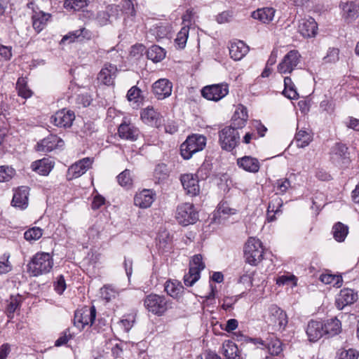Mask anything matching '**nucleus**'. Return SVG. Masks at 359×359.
I'll use <instances>...</instances> for the list:
<instances>
[{
    "label": "nucleus",
    "instance_id": "f8f14e48",
    "mask_svg": "<svg viewBox=\"0 0 359 359\" xmlns=\"http://www.w3.org/2000/svg\"><path fill=\"white\" fill-rule=\"evenodd\" d=\"M119 6L116 4H109L104 9L98 11L95 17L97 25L104 27L111 24V18L116 19L118 15Z\"/></svg>",
    "mask_w": 359,
    "mask_h": 359
},
{
    "label": "nucleus",
    "instance_id": "c85d7f7f",
    "mask_svg": "<svg viewBox=\"0 0 359 359\" xmlns=\"http://www.w3.org/2000/svg\"><path fill=\"white\" fill-rule=\"evenodd\" d=\"M142 120L147 123L158 128L161 123L160 114L153 107H147L141 112Z\"/></svg>",
    "mask_w": 359,
    "mask_h": 359
},
{
    "label": "nucleus",
    "instance_id": "2f4dec72",
    "mask_svg": "<svg viewBox=\"0 0 359 359\" xmlns=\"http://www.w3.org/2000/svg\"><path fill=\"white\" fill-rule=\"evenodd\" d=\"M275 12L274 8L266 7L253 11L251 16L262 23L268 24L273 19Z\"/></svg>",
    "mask_w": 359,
    "mask_h": 359
},
{
    "label": "nucleus",
    "instance_id": "423d86ee",
    "mask_svg": "<svg viewBox=\"0 0 359 359\" xmlns=\"http://www.w3.org/2000/svg\"><path fill=\"white\" fill-rule=\"evenodd\" d=\"M175 217L180 224L188 226L198 220V212L193 203H184L177 207Z\"/></svg>",
    "mask_w": 359,
    "mask_h": 359
},
{
    "label": "nucleus",
    "instance_id": "9d476101",
    "mask_svg": "<svg viewBox=\"0 0 359 359\" xmlns=\"http://www.w3.org/2000/svg\"><path fill=\"white\" fill-rule=\"evenodd\" d=\"M229 93L227 83H222L205 86L201 90V95L208 100L217 102Z\"/></svg>",
    "mask_w": 359,
    "mask_h": 359
},
{
    "label": "nucleus",
    "instance_id": "f257e3e1",
    "mask_svg": "<svg viewBox=\"0 0 359 359\" xmlns=\"http://www.w3.org/2000/svg\"><path fill=\"white\" fill-rule=\"evenodd\" d=\"M53 257L47 252H37L27 265V273L32 276H39L49 273L53 266Z\"/></svg>",
    "mask_w": 359,
    "mask_h": 359
},
{
    "label": "nucleus",
    "instance_id": "e2e57ef3",
    "mask_svg": "<svg viewBox=\"0 0 359 359\" xmlns=\"http://www.w3.org/2000/svg\"><path fill=\"white\" fill-rule=\"evenodd\" d=\"M54 289L58 294H62L65 290L67 285L63 275H60L56 281L54 282Z\"/></svg>",
    "mask_w": 359,
    "mask_h": 359
},
{
    "label": "nucleus",
    "instance_id": "f704fd0d",
    "mask_svg": "<svg viewBox=\"0 0 359 359\" xmlns=\"http://www.w3.org/2000/svg\"><path fill=\"white\" fill-rule=\"evenodd\" d=\"M170 175V170L168 165L163 163L158 164L154 170V179L155 183L161 184L168 180Z\"/></svg>",
    "mask_w": 359,
    "mask_h": 359
},
{
    "label": "nucleus",
    "instance_id": "0e129e2a",
    "mask_svg": "<svg viewBox=\"0 0 359 359\" xmlns=\"http://www.w3.org/2000/svg\"><path fill=\"white\" fill-rule=\"evenodd\" d=\"M121 11L128 15L134 16L135 15V10L132 0H123Z\"/></svg>",
    "mask_w": 359,
    "mask_h": 359
},
{
    "label": "nucleus",
    "instance_id": "58836bf2",
    "mask_svg": "<svg viewBox=\"0 0 359 359\" xmlns=\"http://www.w3.org/2000/svg\"><path fill=\"white\" fill-rule=\"evenodd\" d=\"M284 90L283 95L290 100L297 99L299 94L296 90L295 85L292 81V79L289 76L284 78Z\"/></svg>",
    "mask_w": 359,
    "mask_h": 359
},
{
    "label": "nucleus",
    "instance_id": "ea45409f",
    "mask_svg": "<svg viewBox=\"0 0 359 359\" xmlns=\"http://www.w3.org/2000/svg\"><path fill=\"white\" fill-rule=\"evenodd\" d=\"M21 303V296L17 294L16 296L11 295L9 300L7 301V305L6 307V313L9 318L13 317V313L15 310L19 307Z\"/></svg>",
    "mask_w": 359,
    "mask_h": 359
},
{
    "label": "nucleus",
    "instance_id": "c9c22d12",
    "mask_svg": "<svg viewBox=\"0 0 359 359\" xmlns=\"http://www.w3.org/2000/svg\"><path fill=\"white\" fill-rule=\"evenodd\" d=\"M165 50L157 45L151 46L147 51L148 59L154 62L163 60L165 57Z\"/></svg>",
    "mask_w": 359,
    "mask_h": 359
},
{
    "label": "nucleus",
    "instance_id": "412c9836",
    "mask_svg": "<svg viewBox=\"0 0 359 359\" xmlns=\"http://www.w3.org/2000/svg\"><path fill=\"white\" fill-rule=\"evenodd\" d=\"M306 332L310 341L316 342L325 336L323 321L311 320L307 325Z\"/></svg>",
    "mask_w": 359,
    "mask_h": 359
},
{
    "label": "nucleus",
    "instance_id": "393cba45",
    "mask_svg": "<svg viewBox=\"0 0 359 359\" xmlns=\"http://www.w3.org/2000/svg\"><path fill=\"white\" fill-rule=\"evenodd\" d=\"M51 18V14L41 11L33 10L32 15V22L33 29L36 33H40L47 25L48 22Z\"/></svg>",
    "mask_w": 359,
    "mask_h": 359
},
{
    "label": "nucleus",
    "instance_id": "c756f323",
    "mask_svg": "<svg viewBox=\"0 0 359 359\" xmlns=\"http://www.w3.org/2000/svg\"><path fill=\"white\" fill-rule=\"evenodd\" d=\"M248 46L242 41H238L231 43L229 55L234 60H241L248 52Z\"/></svg>",
    "mask_w": 359,
    "mask_h": 359
},
{
    "label": "nucleus",
    "instance_id": "69168bd1",
    "mask_svg": "<svg viewBox=\"0 0 359 359\" xmlns=\"http://www.w3.org/2000/svg\"><path fill=\"white\" fill-rule=\"evenodd\" d=\"M15 174V170L12 167L1 165V182L9 181Z\"/></svg>",
    "mask_w": 359,
    "mask_h": 359
},
{
    "label": "nucleus",
    "instance_id": "6ab92c4d",
    "mask_svg": "<svg viewBox=\"0 0 359 359\" xmlns=\"http://www.w3.org/2000/svg\"><path fill=\"white\" fill-rule=\"evenodd\" d=\"M156 199V193L151 189H143L134 197V204L141 208H149Z\"/></svg>",
    "mask_w": 359,
    "mask_h": 359
},
{
    "label": "nucleus",
    "instance_id": "8fccbe9b",
    "mask_svg": "<svg viewBox=\"0 0 359 359\" xmlns=\"http://www.w3.org/2000/svg\"><path fill=\"white\" fill-rule=\"evenodd\" d=\"M42 234L43 230L35 226L27 230L24 233V238L29 241H36L42 236Z\"/></svg>",
    "mask_w": 359,
    "mask_h": 359
},
{
    "label": "nucleus",
    "instance_id": "5701e85b",
    "mask_svg": "<svg viewBox=\"0 0 359 359\" xmlns=\"http://www.w3.org/2000/svg\"><path fill=\"white\" fill-rule=\"evenodd\" d=\"M298 30L304 38L315 37L318 32V24L313 18L303 19L299 22Z\"/></svg>",
    "mask_w": 359,
    "mask_h": 359
},
{
    "label": "nucleus",
    "instance_id": "a878e982",
    "mask_svg": "<svg viewBox=\"0 0 359 359\" xmlns=\"http://www.w3.org/2000/svg\"><path fill=\"white\" fill-rule=\"evenodd\" d=\"M92 163V158H83L71 165L68 173L72 175V178H77L84 174L91 167Z\"/></svg>",
    "mask_w": 359,
    "mask_h": 359
},
{
    "label": "nucleus",
    "instance_id": "864d4df0",
    "mask_svg": "<svg viewBox=\"0 0 359 359\" xmlns=\"http://www.w3.org/2000/svg\"><path fill=\"white\" fill-rule=\"evenodd\" d=\"M234 210L230 208L228 206V204L226 202H221L217 208V210L214 215L215 217H222V215H231L234 213Z\"/></svg>",
    "mask_w": 359,
    "mask_h": 359
},
{
    "label": "nucleus",
    "instance_id": "13d9d810",
    "mask_svg": "<svg viewBox=\"0 0 359 359\" xmlns=\"http://www.w3.org/2000/svg\"><path fill=\"white\" fill-rule=\"evenodd\" d=\"M283 205L282 200L276 197L275 198H272L268 205L267 210L268 212H273L276 213H279L281 212L280 208Z\"/></svg>",
    "mask_w": 359,
    "mask_h": 359
},
{
    "label": "nucleus",
    "instance_id": "473e14b6",
    "mask_svg": "<svg viewBox=\"0 0 359 359\" xmlns=\"http://www.w3.org/2000/svg\"><path fill=\"white\" fill-rule=\"evenodd\" d=\"M54 163L48 158H43L32 163V169L39 175L46 176L53 168Z\"/></svg>",
    "mask_w": 359,
    "mask_h": 359
},
{
    "label": "nucleus",
    "instance_id": "de8ad7c7",
    "mask_svg": "<svg viewBox=\"0 0 359 359\" xmlns=\"http://www.w3.org/2000/svg\"><path fill=\"white\" fill-rule=\"evenodd\" d=\"M74 334L71 332L70 328H67L60 334V337L55 341V346L60 347L67 345L68 341L73 339Z\"/></svg>",
    "mask_w": 359,
    "mask_h": 359
},
{
    "label": "nucleus",
    "instance_id": "72a5a7b5",
    "mask_svg": "<svg viewBox=\"0 0 359 359\" xmlns=\"http://www.w3.org/2000/svg\"><path fill=\"white\" fill-rule=\"evenodd\" d=\"M343 16L348 21H352L359 15V6L353 1L346 2L342 6Z\"/></svg>",
    "mask_w": 359,
    "mask_h": 359
},
{
    "label": "nucleus",
    "instance_id": "79ce46f5",
    "mask_svg": "<svg viewBox=\"0 0 359 359\" xmlns=\"http://www.w3.org/2000/svg\"><path fill=\"white\" fill-rule=\"evenodd\" d=\"M295 142L299 148H304L312 141V136L306 130H300L295 135Z\"/></svg>",
    "mask_w": 359,
    "mask_h": 359
},
{
    "label": "nucleus",
    "instance_id": "37998d69",
    "mask_svg": "<svg viewBox=\"0 0 359 359\" xmlns=\"http://www.w3.org/2000/svg\"><path fill=\"white\" fill-rule=\"evenodd\" d=\"M182 289L183 287L180 283H175L169 280L165 283V291L168 295L174 298L179 296Z\"/></svg>",
    "mask_w": 359,
    "mask_h": 359
},
{
    "label": "nucleus",
    "instance_id": "f03ea898",
    "mask_svg": "<svg viewBox=\"0 0 359 359\" xmlns=\"http://www.w3.org/2000/svg\"><path fill=\"white\" fill-rule=\"evenodd\" d=\"M146 310L156 316H163L168 309L172 308V302L164 295L151 293L143 299Z\"/></svg>",
    "mask_w": 359,
    "mask_h": 359
},
{
    "label": "nucleus",
    "instance_id": "aec40b11",
    "mask_svg": "<svg viewBox=\"0 0 359 359\" xmlns=\"http://www.w3.org/2000/svg\"><path fill=\"white\" fill-rule=\"evenodd\" d=\"M172 85L169 80L161 79L152 86V90L158 100H163L171 95Z\"/></svg>",
    "mask_w": 359,
    "mask_h": 359
},
{
    "label": "nucleus",
    "instance_id": "3c124183",
    "mask_svg": "<svg viewBox=\"0 0 359 359\" xmlns=\"http://www.w3.org/2000/svg\"><path fill=\"white\" fill-rule=\"evenodd\" d=\"M339 59V49L337 48H330L327 55L323 58L325 63H335Z\"/></svg>",
    "mask_w": 359,
    "mask_h": 359
},
{
    "label": "nucleus",
    "instance_id": "603ef678",
    "mask_svg": "<svg viewBox=\"0 0 359 359\" xmlns=\"http://www.w3.org/2000/svg\"><path fill=\"white\" fill-rule=\"evenodd\" d=\"M270 353L273 355H278L283 351L282 342L278 339H272L268 344Z\"/></svg>",
    "mask_w": 359,
    "mask_h": 359
},
{
    "label": "nucleus",
    "instance_id": "4be33fe9",
    "mask_svg": "<svg viewBox=\"0 0 359 359\" xmlns=\"http://www.w3.org/2000/svg\"><path fill=\"white\" fill-rule=\"evenodd\" d=\"M117 68L116 65L106 63L97 75V80L102 83L111 86L114 84L116 76Z\"/></svg>",
    "mask_w": 359,
    "mask_h": 359
},
{
    "label": "nucleus",
    "instance_id": "bf43d9fd",
    "mask_svg": "<svg viewBox=\"0 0 359 359\" xmlns=\"http://www.w3.org/2000/svg\"><path fill=\"white\" fill-rule=\"evenodd\" d=\"M141 93L142 90L136 86H134L128 90L127 98L130 102L133 101L134 102H138L141 97Z\"/></svg>",
    "mask_w": 359,
    "mask_h": 359
},
{
    "label": "nucleus",
    "instance_id": "f3484780",
    "mask_svg": "<svg viewBox=\"0 0 359 359\" xmlns=\"http://www.w3.org/2000/svg\"><path fill=\"white\" fill-rule=\"evenodd\" d=\"M358 299V292L352 289H342L335 300V304L338 309L342 310L346 306L351 305Z\"/></svg>",
    "mask_w": 359,
    "mask_h": 359
},
{
    "label": "nucleus",
    "instance_id": "20e7f679",
    "mask_svg": "<svg viewBox=\"0 0 359 359\" xmlns=\"http://www.w3.org/2000/svg\"><path fill=\"white\" fill-rule=\"evenodd\" d=\"M206 145V137L203 135H189L180 146V154L184 160L190 159L192 156L202 151Z\"/></svg>",
    "mask_w": 359,
    "mask_h": 359
},
{
    "label": "nucleus",
    "instance_id": "0eeeda50",
    "mask_svg": "<svg viewBox=\"0 0 359 359\" xmlns=\"http://www.w3.org/2000/svg\"><path fill=\"white\" fill-rule=\"evenodd\" d=\"M205 265L201 254L195 255L189 262V272L184 276V283L187 287L192 286L201 277V271Z\"/></svg>",
    "mask_w": 359,
    "mask_h": 359
},
{
    "label": "nucleus",
    "instance_id": "4c0bfd02",
    "mask_svg": "<svg viewBox=\"0 0 359 359\" xmlns=\"http://www.w3.org/2000/svg\"><path fill=\"white\" fill-rule=\"evenodd\" d=\"M348 233V228L341 222L336 223L332 227V234L334 238L338 242H342L345 240Z\"/></svg>",
    "mask_w": 359,
    "mask_h": 359
},
{
    "label": "nucleus",
    "instance_id": "052dcab7",
    "mask_svg": "<svg viewBox=\"0 0 359 359\" xmlns=\"http://www.w3.org/2000/svg\"><path fill=\"white\" fill-rule=\"evenodd\" d=\"M120 325L123 327L125 332H128L133 326L135 323V316L131 314L124 316L120 320Z\"/></svg>",
    "mask_w": 359,
    "mask_h": 359
},
{
    "label": "nucleus",
    "instance_id": "b1692460",
    "mask_svg": "<svg viewBox=\"0 0 359 359\" xmlns=\"http://www.w3.org/2000/svg\"><path fill=\"white\" fill-rule=\"evenodd\" d=\"M29 188L26 186L18 187L14 192L12 204L20 209H25L28 205Z\"/></svg>",
    "mask_w": 359,
    "mask_h": 359
},
{
    "label": "nucleus",
    "instance_id": "e433bc0d",
    "mask_svg": "<svg viewBox=\"0 0 359 359\" xmlns=\"http://www.w3.org/2000/svg\"><path fill=\"white\" fill-rule=\"evenodd\" d=\"M16 90L19 96L24 99L29 98L32 96L33 92L27 86V78L20 77L16 83Z\"/></svg>",
    "mask_w": 359,
    "mask_h": 359
},
{
    "label": "nucleus",
    "instance_id": "4468645a",
    "mask_svg": "<svg viewBox=\"0 0 359 359\" xmlns=\"http://www.w3.org/2000/svg\"><path fill=\"white\" fill-rule=\"evenodd\" d=\"M140 135V131L133 123L123 121L118 127V137L125 140L136 141Z\"/></svg>",
    "mask_w": 359,
    "mask_h": 359
},
{
    "label": "nucleus",
    "instance_id": "49530a36",
    "mask_svg": "<svg viewBox=\"0 0 359 359\" xmlns=\"http://www.w3.org/2000/svg\"><path fill=\"white\" fill-rule=\"evenodd\" d=\"M89 0H65L64 7L67 10L80 11L88 6Z\"/></svg>",
    "mask_w": 359,
    "mask_h": 359
},
{
    "label": "nucleus",
    "instance_id": "dca6fc26",
    "mask_svg": "<svg viewBox=\"0 0 359 359\" xmlns=\"http://www.w3.org/2000/svg\"><path fill=\"white\" fill-rule=\"evenodd\" d=\"M348 148L341 142H336L330 151V158L332 163L340 165L348 160Z\"/></svg>",
    "mask_w": 359,
    "mask_h": 359
},
{
    "label": "nucleus",
    "instance_id": "ddd939ff",
    "mask_svg": "<svg viewBox=\"0 0 359 359\" xmlns=\"http://www.w3.org/2000/svg\"><path fill=\"white\" fill-rule=\"evenodd\" d=\"M64 145L63 140L55 135H49L37 142L35 149L37 151L50 152L62 147Z\"/></svg>",
    "mask_w": 359,
    "mask_h": 359
},
{
    "label": "nucleus",
    "instance_id": "6e6d98bb",
    "mask_svg": "<svg viewBox=\"0 0 359 359\" xmlns=\"http://www.w3.org/2000/svg\"><path fill=\"white\" fill-rule=\"evenodd\" d=\"M101 294L102 298L107 302H110L118 296V292L111 286H104L102 289Z\"/></svg>",
    "mask_w": 359,
    "mask_h": 359
},
{
    "label": "nucleus",
    "instance_id": "7c9ffc66",
    "mask_svg": "<svg viewBox=\"0 0 359 359\" xmlns=\"http://www.w3.org/2000/svg\"><path fill=\"white\" fill-rule=\"evenodd\" d=\"M325 336L327 338L337 335L341 331V323L337 318H330L323 322Z\"/></svg>",
    "mask_w": 359,
    "mask_h": 359
},
{
    "label": "nucleus",
    "instance_id": "774afa93",
    "mask_svg": "<svg viewBox=\"0 0 359 359\" xmlns=\"http://www.w3.org/2000/svg\"><path fill=\"white\" fill-rule=\"evenodd\" d=\"M294 282V285H297V278L294 275H283L277 278L276 284L279 286L288 284L290 282Z\"/></svg>",
    "mask_w": 359,
    "mask_h": 359
},
{
    "label": "nucleus",
    "instance_id": "cd10ccee",
    "mask_svg": "<svg viewBox=\"0 0 359 359\" xmlns=\"http://www.w3.org/2000/svg\"><path fill=\"white\" fill-rule=\"evenodd\" d=\"M237 165L243 170L252 173H257L260 168V163L258 159L250 156L238 158Z\"/></svg>",
    "mask_w": 359,
    "mask_h": 359
},
{
    "label": "nucleus",
    "instance_id": "4d7b16f0",
    "mask_svg": "<svg viewBox=\"0 0 359 359\" xmlns=\"http://www.w3.org/2000/svg\"><path fill=\"white\" fill-rule=\"evenodd\" d=\"M290 187L291 183L287 178L278 180L275 184V187L278 194H285Z\"/></svg>",
    "mask_w": 359,
    "mask_h": 359
},
{
    "label": "nucleus",
    "instance_id": "bb28decb",
    "mask_svg": "<svg viewBox=\"0 0 359 359\" xmlns=\"http://www.w3.org/2000/svg\"><path fill=\"white\" fill-rule=\"evenodd\" d=\"M248 119V114L247 108L241 105V107L234 112L231 118V125L229 127L238 131V129H241L245 127Z\"/></svg>",
    "mask_w": 359,
    "mask_h": 359
},
{
    "label": "nucleus",
    "instance_id": "a211bd4d",
    "mask_svg": "<svg viewBox=\"0 0 359 359\" xmlns=\"http://www.w3.org/2000/svg\"><path fill=\"white\" fill-rule=\"evenodd\" d=\"M180 181L187 194L196 196L200 192L198 180L193 174H184L180 177Z\"/></svg>",
    "mask_w": 359,
    "mask_h": 359
},
{
    "label": "nucleus",
    "instance_id": "a19ab883",
    "mask_svg": "<svg viewBox=\"0 0 359 359\" xmlns=\"http://www.w3.org/2000/svg\"><path fill=\"white\" fill-rule=\"evenodd\" d=\"M157 246L162 252L170 251L172 248V238L168 233L163 232L158 236Z\"/></svg>",
    "mask_w": 359,
    "mask_h": 359
},
{
    "label": "nucleus",
    "instance_id": "6e6552de",
    "mask_svg": "<svg viewBox=\"0 0 359 359\" xmlns=\"http://www.w3.org/2000/svg\"><path fill=\"white\" fill-rule=\"evenodd\" d=\"M219 143L223 150L231 151L240 143L238 131L229 126L219 131Z\"/></svg>",
    "mask_w": 359,
    "mask_h": 359
},
{
    "label": "nucleus",
    "instance_id": "680f3d73",
    "mask_svg": "<svg viewBox=\"0 0 359 359\" xmlns=\"http://www.w3.org/2000/svg\"><path fill=\"white\" fill-rule=\"evenodd\" d=\"M10 254L4 253L1 257V274L7 273L12 271L13 265L9 261Z\"/></svg>",
    "mask_w": 359,
    "mask_h": 359
},
{
    "label": "nucleus",
    "instance_id": "9b49d317",
    "mask_svg": "<svg viewBox=\"0 0 359 359\" xmlns=\"http://www.w3.org/2000/svg\"><path fill=\"white\" fill-rule=\"evenodd\" d=\"M301 55L297 50H290L278 64L277 69L280 74L291 73L300 62Z\"/></svg>",
    "mask_w": 359,
    "mask_h": 359
},
{
    "label": "nucleus",
    "instance_id": "c03bdc74",
    "mask_svg": "<svg viewBox=\"0 0 359 359\" xmlns=\"http://www.w3.org/2000/svg\"><path fill=\"white\" fill-rule=\"evenodd\" d=\"M212 169V163L208 161H205L197 170V172L194 175L198 180H205L210 175Z\"/></svg>",
    "mask_w": 359,
    "mask_h": 359
},
{
    "label": "nucleus",
    "instance_id": "338daca9",
    "mask_svg": "<svg viewBox=\"0 0 359 359\" xmlns=\"http://www.w3.org/2000/svg\"><path fill=\"white\" fill-rule=\"evenodd\" d=\"M359 353L353 348L342 350L339 353V359H358Z\"/></svg>",
    "mask_w": 359,
    "mask_h": 359
},
{
    "label": "nucleus",
    "instance_id": "5fc2aeb1",
    "mask_svg": "<svg viewBox=\"0 0 359 359\" xmlns=\"http://www.w3.org/2000/svg\"><path fill=\"white\" fill-rule=\"evenodd\" d=\"M240 295L232 297H224L222 299L223 303L221 306L222 309L226 311L233 309V305L238 300Z\"/></svg>",
    "mask_w": 359,
    "mask_h": 359
},
{
    "label": "nucleus",
    "instance_id": "09e8293b",
    "mask_svg": "<svg viewBox=\"0 0 359 359\" xmlns=\"http://www.w3.org/2000/svg\"><path fill=\"white\" fill-rule=\"evenodd\" d=\"M118 183L124 187H130L133 184V180L129 170L126 169L117 176Z\"/></svg>",
    "mask_w": 359,
    "mask_h": 359
},
{
    "label": "nucleus",
    "instance_id": "a18cd8bd",
    "mask_svg": "<svg viewBox=\"0 0 359 359\" xmlns=\"http://www.w3.org/2000/svg\"><path fill=\"white\" fill-rule=\"evenodd\" d=\"M189 25H184L177 33V37L175 39V43L178 46V48L183 49L186 46L187 41L189 36Z\"/></svg>",
    "mask_w": 359,
    "mask_h": 359
},
{
    "label": "nucleus",
    "instance_id": "1a4fd4ad",
    "mask_svg": "<svg viewBox=\"0 0 359 359\" xmlns=\"http://www.w3.org/2000/svg\"><path fill=\"white\" fill-rule=\"evenodd\" d=\"M287 316L286 313L276 304H272L269 308L267 323L272 326L275 330L280 331L285 330L287 324Z\"/></svg>",
    "mask_w": 359,
    "mask_h": 359
},
{
    "label": "nucleus",
    "instance_id": "39448f33",
    "mask_svg": "<svg viewBox=\"0 0 359 359\" xmlns=\"http://www.w3.org/2000/svg\"><path fill=\"white\" fill-rule=\"evenodd\" d=\"M96 309L95 306L90 307L83 306L74 312L73 323L80 331L86 325L93 326L96 318Z\"/></svg>",
    "mask_w": 359,
    "mask_h": 359
},
{
    "label": "nucleus",
    "instance_id": "7ed1b4c3",
    "mask_svg": "<svg viewBox=\"0 0 359 359\" xmlns=\"http://www.w3.org/2000/svg\"><path fill=\"white\" fill-rule=\"evenodd\" d=\"M264 246L260 240L250 237L245 243L243 255L246 263L257 266L264 259Z\"/></svg>",
    "mask_w": 359,
    "mask_h": 359
},
{
    "label": "nucleus",
    "instance_id": "2eb2a0df",
    "mask_svg": "<svg viewBox=\"0 0 359 359\" xmlns=\"http://www.w3.org/2000/svg\"><path fill=\"white\" fill-rule=\"evenodd\" d=\"M51 119L54 125L57 127L70 128L75 119V114L73 111L62 109L52 116Z\"/></svg>",
    "mask_w": 359,
    "mask_h": 359
}]
</instances>
